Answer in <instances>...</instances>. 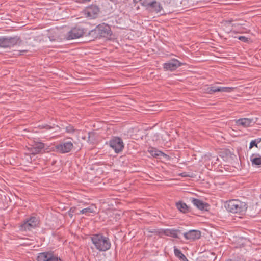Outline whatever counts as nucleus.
<instances>
[{
	"label": "nucleus",
	"instance_id": "nucleus-21",
	"mask_svg": "<svg viewBox=\"0 0 261 261\" xmlns=\"http://www.w3.org/2000/svg\"><path fill=\"white\" fill-rule=\"evenodd\" d=\"M174 252L175 255L182 261H189L187 257L182 254L181 251L174 247Z\"/></svg>",
	"mask_w": 261,
	"mask_h": 261
},
{
	"label": "nucleus",
	"instance_id": "nucleus-10",
	"mask_svg": "<svg viewBox=\"0 0 261 261\" xmlns=\"http://www.w3.org/2000/svg\"><path fill=\"white\" fill-rule=\"evenodd\" d=\"M99 11V8L95 5H91L86 7L84 11L85 16L89 19L95 18Z\"/></svg>",
	"mask_w": 261,
	"mask_h": 261
},
{
	"label": "nucleus",
	"instance_id": "nucleus-3",
	"mask_svg": "<svg viewBox=\"0 0 261 261\" xmlns=\"http://www.w3.org/2000/svg\"><path fill=\"white\" fill-rule=\"evenodd\" d=\"M91 33H94L96 36L109 38L112 35V31L110 26L105 23L98 25L96 28L91 31Z\"/></svg>",
	"mask_w": 261,
	"mask_h": 261
},
{
	"label": "nucleus",
	"instance_id": "nucleus-31",
	"mask_svg": "<svg viewBox=\"0 0 261 261\" xmlns=\"http://www.w3.org/2000/svg\"><path fill=\"white\" fill-rule=\"evenodd\" d=\"M184 174H185V173H182V176H186V175Z\"/></svg>",
	"mask_w": 261,
	"mask_h": 261
},
{
	"label": "nucleus",
	"instance_id": "nucleus-30",
	"mask_svg": "<svg viewBox=\"0 0 261 261\" xmlns=\"http://www.w3.org/2000/svg\"><path fill=\"white\" fill-rule=\"evenodd\" d=\"M76 1H77V2H78L79 3H84L89 2L91 0H76Z\"/></svg>",
	"mask_w": 261,
	"mask_h": 261
},
{
	"label": "nucleus",
	"instance_id": "nucleus-32",
	"mask_svg": "<svg viewBox=\"0 0 261 261\" xmlns=\"http://www.w3.org/2000/svg\"><path fill=\"white\" fill-rule=\"evenodd\" d=\"M111 1L115 2L116 0H111Z\"/></svg>",
	"mask_w": 261,
	"mask_h": 261
},
{
	"label": "nucleus",
	"instance_id": "nucleus-24",
	"mask_svg": "<svg viewBox=\"0 0 261 261\" xmlns=\"http://www.w3.org/2000/svg\"><path fill=\"white\" fill-rule=\"evenodd\" d=\"M39 152L44 148V144L41 142H37L33 145Z\"/></svg>",
	"mask_w": 261,
	"mask_h": 261
},
{
	"label": "nucleus",
	"instance_id": "nucleus-18",
	"mask_svg": "<svg viewBox=\"0 0 261 261\" xmlns=\"http://www.w3.org/2000/svg\"><path fill=\"white\" fill-rule=\"evenodd\" d=\"M96 207L94 205H91L88 207L81 210L78 214H85L86 216H89L91 213H96Z\"/></svg>",
	"mask_w": 261,
	"mask_h": 261
},
{
	"label": "nucleus",
	"instance_id": "nucleus-20",
	"mask_svg": "<svg viewBox=\"0 0 261 261\" xmlns=\"http://www.w3.org/2000/svg\"><path fill=\"white\" fill-rule=\"evenodd\" d=\"M176 205L177 208L181 212L186 213L189 212V207L185 203L179 201Z\"/></svg>",
	"mask_w": 261,
	"mask_h": 261
},
{
	"label": "nucleus",
	"instance_id": "nucleus-23",
	"mask_svg": "<svg viewBox=\"0 0 261 261\" xmlns=\"http://www.w3.org/2000/svg\"><path fill=\"white\" fill-rule=\"evenodd\" d=\"M260 142V138H257L253 140H252L250 143L249 148L250 149L254 146L257 147V144L259 143Z\"/></svg>",
	"mask_w": 261,
	"mask_h": 261
},
{
	"label": "nucleus",
	"instance_id": "nucleus-15",
	"mask_svg": "<svg viewBox=\"0 0 261 261\" xmlns=\"http://www.w3.org/2000/svg\"><path fill=\"white\" fill-rule=\"evenodd\" d=\"M183 236L186 240H195L200 238L201 232L197 230H190L184 233Z\"/></svg>",
	"mask_w": 261,
	"mask_h": 261
},
{
	"label": "nucleus",
	"instance_id": "nucleus-7",
	"mask_svg": "<svg viewBox=\"0 0 261 261\" xmlns=\"http://www.w3.org/2000/svg\"><path fill=\"white\" fill-rule=\"evenodd\" d=\"M37 261H61L58 256L51 252H44L38 253Z\"/></svg>",
	"mask_w": 261,
	"mask_h": 261
},
{
	"label": "nucleus",
	"instance_id": "nucleus-2",
	"mask_svg": "<svg viewBox=\"0 0 261 261\" xmlns=\"http://www.w3.org/2000/svg\"><path fill=\"white\" fill-rule=\"evenodd\" d=\"M225 206L228 212L241 215L245 214L247 208L245 202L237 199L229 200L226 203Z\"/></svg>",
	"mask_w": 261,
	"mask_h": 261
},
{
	"label": "nucleus",
	"instance_id": "nucleus-12",
	"mask_svg": "<svg viewBox=\"0 0 261 261\" xmlns=\"http://www.w3.org/2000/svg\"><path fill=\"white\" fill-rule=\"evenodd\" d=\"M84 31L79 27H75L70 30L66 34L65 37L67 40H72L80 38L83 34Z\"/></svg>",
	"mask_w": 261,
	"mask_h": 261
},
{
	"label": "nucleus",
	"instance_id": "nucleus-9",
	"mask_svg": "<svg viewBox=\"0 0 261 261\" xmlns=\"http://www.w3.org/2000/svg\"><path fill=\"white\" fill-rule=\"evenodd\" d=\"M183 64L179 61L174 58L165 63L163 65V67L165 70L173 71Z\"/></svg>",
	"mask_w": 261,
	"mask_h": 261
},
{
	"label": "nucleus",
	"instance_id": "nucleus-6",
	"mask_svg": "<svg viewBox=\"0 0 261 261\" xmlns=\"http://www.w3.org/2000/svg\"><path fill=\"white\" fill-rule=\"evenodd\" d=\"M39 223L38 219L35 217H31L27 219L20 225L21 231H30L37 227Z\"/></svg>",
	"mask_w": 261,
	"mask_h": 261
},
{
	"label": "nucleus",
	"instance_id": "nucleus-17",
	"mask_svg": "<svg viewBox=\"0 0 261 261\" xmlns=\"http://www.w3.org/2000/svg\"><path fill=\"white\" fill-rule=\"evenodd\" d=\"M192 202L196 207L200 210H207L208 207V205L206 203L198 199L193 198Z\"/></svg>",
	"mask_w": 261,
	"mask_h": 261
},
{
	"label": "nucleus",
	"instance_id": "nucleus-26",
	"mask_svg": "<svg viewBox=\"0 0 261 261\" xmlns=\"http://www.w3.org/2000/svg\"><path fill=\"white\" fill-rule=\"evenodd\" d=\"M66 130L68 133H73L75 131V129L74 128L73 126L70 125L67 126Z\"/></svg>",
	"mask_w": 261,
	"mask_h": 261
},
{
	"label": "nucleus",
	"instance_id": "nucleus-14",
	"mask_svg": "<svg viewBox=\"0 0 261 261\" xmlns=\"http://www.w3.org/2000/svg\"><path fill=\"white\" fill-rule=\"evenodd\" d=\"M234 89L233 87H217L215 86H211L207 89V92L212 94L217 92H223L229 93L232 92Z\"/></svg>",
	"mask_w": 261,
	"mask_h": 261
},
{
	"label": "nucleus",
	"instance_id": "nucleus-28",
	"mask_svg": "<svg viewBox=\"0 0 261 261\" xmlns=\"http://www.w3.org/2000/svg\"><path fill=\"white\" fill-rule=\"evenodd\" d=\"M39 127L41 128H45L46 129H51L53 128L52 126H49L47 124L40 125Z\"/></svg>",
	"mask_w": 261,
	"mask_h": 261
},
{
	"label": "nucleus",
	"instance_id": "nucleus-19",
	"mask_svg": "<svg viewBox=\"0 0 261 261\" xmlns=\"http://www.w3.org/2000/svg\"><path fill=\"white\" fill-rule=\"evenodd\" d=\"M148 151L152 156L154 158H158L165 155L163 152L153 147L149 148Z\"/></svg>",
	"mask_w": 261,
	"mask_h": 261
},
{
	"label": "nucleus",
	"instance_id": "nucleus-1",
	"mask_svg": "<svg viewBox=\"0 0 261 261\" xmlns=\"http://www.w3.org/2000/svg\"><path fill=\"white\" fill-rule=\"evenodd\" d=\"M91 240L95 248L99 252H105L109 250L111 246V241L109 238L102 234H93Z\"/></svg>",
	"mask_w": 261,
	"mask_h": 261
},
{
	"label": "nucleus",
	"instance_id": "nucleus-11",
	"mask_svg": "<svg viewBox=\"0 0 261 261\" xmlns=\"http://www.w3.org/2000/svg\"><path fill=\"white\" fill-rule=\"evenodd\" d=\"M143 5L150 11L156 13L160 12L162 9V7L160 3L156 1L148 2L146 0L143 2Z\"/></svg>",
	"mask_w": 261,
	"mask_h": 261
},
{
	"label": "nucleus",
	"instance_id": "nucleus-5",
	"mask_svg": "<svg viewBox=\"0 0 261 261\" xmlns=\"http://www.w3.org/2000/svg\"><path fill=\"white\" fill-rule=\"evenodd\" d=\"M56 151L64 154L69 152L73 147V144L71 140H64L60 142L55 146Z\"/></svg>",
	"mask_w": 261,
	"mask_h": 261
},
{
	"label": "nucleus",
	"instance_id": "nucleus-8",
	"mask_svg": "<svg viewBox=\"0 0 261 261\" xmlns=\"http://www.w3.org/2000/svg\"><path fill=\"white\" fill-rule=\"evenodd\" d=\"M109 145L116 153H119L124 148L123 141L119 137L112 138L109 141Z\"/></svg>",
	"mask_w": 261,
	"mask_h": 261
},
{
	"label": "nucleus",
	"instance_id": "nucleus-4",
	"mask_svg": "<svg viewBox=\"0 0 261 261\" xmlns=\"http://www.w3.org/2000/svg\"><path fill=\"white\" fill-rule=\"evenodd\" d=\"M20 38L14 37H0V47L11 48L20 42Z\"/></svg>",
	"mask_w": 261,
	"mask_h": 261
},
{
	"label": "nucleus",
	"instance_id": "nucleus-25",
	"mask_svg": "<svg viewBox=\"0 0 261 261\" xmlns=\"http://www.w3.org/2000/svg\"><path fill=\"white\" fill-rule=\"evenodd\" d=\"M28 154H31L34 155L39 153V152L38 151V150L35 148V147L33 146V145L28 148Z\"/></svg>",
	"mask_w": 261,
	"mask_h": 261
},
{
	"label": "nucleus",
	"instance_id": "nucleus-22",
	"mask_svg": "<svg viewBox=\"0 0 261 261\" xmlns=\"http://www.w3.org/2000/svg\"><path fill=\"white\" fill-rule=\"evenodd\" d=\"M178 230L176 229H167L165 231V234L167 236H171L174 238H178Z\"/></svg>",
	"mask_w": 261,
	"mask_h": 261
},
{
	"label": "nucleus",
	"instance_id": "nucleus-16",
	"mask_svg": "<svg viewBox=\"0 0 261 261\" xmlns=\"http://www.w3.org/2000/svg\"><path fill=\"white\" fill-rule=\"evenodd\" d=\"M250 160L253 166L261 167V155L259 154H252L250 156Z\"/></svg>",
	"mask_w": 261,
	"mask_h": 261
},
{
	"label": "nucleus",
	"instance_id": "nucleus-27",
	"mask_svg": "<svg viewBox=\"0 0 261 261\" xmlns=\"http://www.w3.org/2000/svg\"><path fill=\"white\" fill-rule=\"evenodd\" d=\"M238 39L240 40H241V41H243L244 42H247L248 41V38L246 37H245V36H239L238 37Z\"/></svg>",
	"mask_w": 261,
	"mask_h": 261
},
{
	"label": "nucleus",
	"instance_id": "nucleus-13",
	"mask_svg": "<svg viewBox=\"0 0 261 261\" xmlns=\"http://www.w3.org/2000/svg\"><path fill=\"white\" fill-rule=\"evenodd\" d=\"M256 121L253 118H243L235 120L236 125L243 128H247L252 126Z\"/></svg>",
	"mask_w": 261,
	"mask_h": 261
},
{
	"label": "nucleus",
	"instance_id": "nucleus-29",
	"mask_svg": "<svg viewBox=\"0 0 261 261\" xmlns=\"http://www.w3.org/2000/svg\"><path fill=\"white\" fill-rule=\"evenodd\" d=\"M75 207H73V208H71L70 211H69V214L70 215V216L71 217H72V216H73L74 213H75Z\"/></svg>",
	"mask_w": 261,
	"mask_h": 261
}]
</instances>
